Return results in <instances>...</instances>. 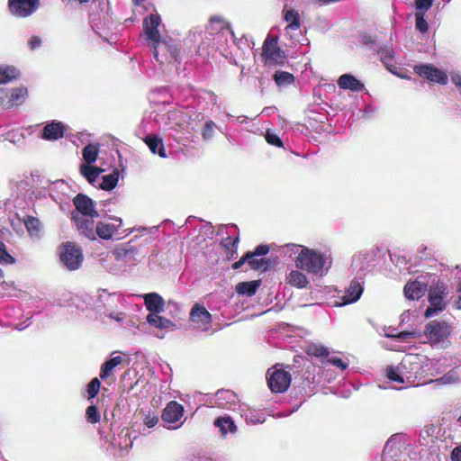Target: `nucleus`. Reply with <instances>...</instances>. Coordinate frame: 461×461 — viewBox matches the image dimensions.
<instances>
[{"label": "nucleus", "mask_w": 461, "mask_h": 461, "mask_svg": "<svg viewBox=\"0 0 461 461\" xmlns=\"http://www.w3.org/2000/svg\"><path fill=\"white\" fill-rule=\"evenodd\" d=\"M414 71L420 77L429 79L431 82H436L440 85L447 84V76L442 70L435 68L432 65H419L414 67Z\"/></svg>", "instance_id": "f3484780"}, {"label": "nucleus", "mask_w": 461, "mask_h": 461, "mask_svg": "<svg viewBox=\"0 0 461 461\" xmlns=\"http://www.w3.org/2000/svg\"><path fill=\"white\" fill-rule=\"evenodd\" d=\"M408 444L402 436L393 435L386 442L381 461H410Z\"/></svg>", "instance_id": "6e6552de"}, {"label": "nucleus", "mask_w": 461, "mask_h": 461, "mask_svg": "<svg viewBox=\"0 0 461 461\" xmlns=\"http://www.w3.org/2000/svg\"><path fill=\"white\" fill-rule=\"evenodd\" d=\"M380 57L381 61L385 65V67L389 68L394 65L393 63V50L390 47H385L381 49Z\"/></svg>", "instance_id": "de8ad7c7"}, {"label": "nucleus", "mask_w": 461, "mask_h": 461, "mask_svg": "<svg viewBox=\"0 0 461 461\" xmlns=\"http://www.w3.org/2000/svg\"><path fill=\"white\" fill-rule=\"evenodd\" d=\"M0 263H14V258L7 252L5 245L3 242H0Z\"/></svg>", "instance_id": "864d4df0"}, {"label": "nucleus", "mask_w": 461, "mask_h": 461, "mask_svg": "<svg viewBox=\"0 0 461 461\" xmlns=\"http://www.w3.org/2000/svg\"><path fill=\"white\" fill-rule=\"evenodd\" d=\"M99 6L101 8V13H102L103 18H105V16L108 15V12L110 9L109 3L106 0H101L99 2Z\"/></svg>", "instance_id": "69168bd1"}, {"label": "nucleus", "mask_w": 461, "mask_h": 461, "mask_svg": "<svg viewBox=\"0 0 461 461\" xmlns=\"http://www.w3.org/2000/svg\"><path fill=\"white\" fill-rule=\"evenodd\" d=\"M161 23V17L158 14H150L143 20V28L145 32V35L147 40L149 41V45L152 48V52L154 58L159 63H164L165 61H171V59L176 60L175 56L176 50L170 53V58L168 59L165 51L167 49V44L161 41V36L158 32V27Z\"/></svg>", "instance_id": "f03ea898"}, {"label": "nucleus", "mask_w": 461, "mask_h": 461, "mask_svg": "<svg viewBox=\"0 0 461 461\" xmlns=\"http://www.w3.org/2000/svg\"><path fill=\"white\" fill-rule=\"evenodd\" d=\"M217 128L218 127L214 122L212 120L206 121L201 132L203 140L204 141L211 140L213 138Z\"/></svg>", "instance_id": "37998d69"}, {"label": "nucleus", "mask_w": 461, "mask_h": 461, "mask_svg": "<svg viewBox=\"0 0 461 461\" xmlns=\"http://www.w3.org/2000/svg\"><path fill=\"white\" fill-rule=\"evenodd\" d=\"M433 5V0H415L416 11L427 12Z\"/></svg>", "instance_id": "bf43d9fd"}, {"label": "nucleus", "mask_w": 461, "mask_h": 461, "mask_svg": "<svg viewBox=\"0 0 461 461\" xmlns=\"http://www.w3.org/2000/svg\"><path fill=\"white\" fill-rule=\"evenodd\" d=\"M104 169L93 167L92 165L82 164L80 166L81 175L90 183L93 184Z\"/></svg>", "instance_id": "72a5a7b5"}, {"label": "nucleus", "mask_w": 461, "mask_h": 461, "mask_svg": "<svg viewBox=\"0 0 461 461\" xmlns=\"http://www.w3.org/2000/svg\"><path fill=\"white\" fill-rule=\"evenodd\" d=\"M0 105L4 109L11 108L9 89L7 88H0Z\"/></svg>", "instance_id": "6e6d98bb"}, {"label": "nucleus", "mask_w": 461, "mask_h": 461, "mask_svg": "<svg viewBox=\"0 0 461 461\" xmlns=\"http://www.w3.org/2000/svg\"><path fill=\"white\" fill-rule=\"evenodd\" d=\"M245 263H247L246 255H245L244 257H242L240 260H238L237 262H235V263L232 265V268H233V269H238V268H240L242 265H244Z\"/></svg>", "instance_id": "774afa93"}, {"label": "nucleus", "mask_w": 461, "mask_h": 461, "mask_svg": "<svg viewBox=\"0 0 461 461\" xmlns=\"http://www.w3.org/2000/svg\"><path fill=\"white\" fill-rule=\"evenodd\" d=\"M138 250L130 242L118 247L111 256L105 258L104 267L112 274L118 275L127 271L137 263Z\"/></svg>", "instance_id": "7ed1b4c3"}, {"label": "nucleus", "mask_w": 461, "mask_h": 461, "mask_svg": "<svg viewBox=\"0 0 461 461\" xmlns=\"http://www.w3.org/2000/svg\"><path fill=\"white\" fill-rule=\"evenodd\" d=\"M268 251H269V247L267 245L261 244V245H258L254 249V251L248 252L247 258H251L252 256H258V257L265 256L268 253Z\"/></svg>", "instance_id": "13d9d810"}, {"label": "nucleus", "mask_w": 461, "mask_h": 461, "mask_svg": "<svg viewBox=\"0 0 461 461\" xmlns=\"http://www.w3.org/2000/svg\"><path fill=\"white\" fill-rule=\"evenodd\" d=\"M213 424L216 428H218L221 435L224 438L229 433L231 435L236 434L237 429H238L233 420L230 416H227V415L222 416V417H218L217 419L214 420Z\"/></svg>", "instance_id": "a878e982"}, {"label": "nucleus", "mask_w": 461, "mask_h": 461, "mask_svg": "<svg viewBox=\"0 0 461 461\" xmlns=\"http://www.w3.org/2000/svg\"><path fill=\"white\" fill-rule=\"evenodd\" d=\"M278 38L268 35L262 47L261 59L267 67L282 65L286 59L285 51L278 46Z\"/></svg>", "instance_id": "9d476101"}, {"label": "nucleus", "mask_w": 461, "mask_h": 461, "mask_svg": "<svg viewBox=\"0 0 461 461\" xmlns=\"http://www.w3.org/2000/svg\"><path fill=\"white\" fill-rule=\"evenodd\" d=\"M451 81L461 94V74L457 72L451 73Z\"/></svg>", "instance_id": "0e129e2a"}, {"label": "nucleus", "mask_w": 461, "mask_h": 461, "mask_svg": "<svg viewBox=\"0 0 461 461\" xmlns=\"http://www.w3.org/2000/svg\"><path fill=\"white\" fill-rule=\"evenodd\" d=\"M451 460L461 461V446H457L452 450Z\"/></svg>", "instance_id": "338daca9"}, {"label": "nucleus", "mask_w": 461, "mask_h": 461, "mask_svg": "<svg viewBox=\"0 0 461 461\" xmlns=\"http://www.w3.org/2000/svg\"><path fill=\"white\" fill-rule=\"evenodd\" d=\"M86 420L92 424L97 423L100 420V414L95 405H90L86 411Z\"/></svg>", "instance_id": "8fccbe9b"}, {"label": "nucleus", "mask_w": 461, "mask_h": 461, "mask_svg": "<svg viewBox=\"0 0 461 461\" xmlns=\"http://www.w3.org/2000/svg\"><path fill=\"white\" fill-rule=\"evenodd\" d=\"M267 380L273 393H284L288 389V371L283 364H276L267 371Z\"/></svg>", "instance_id": "f8f14e48"}, {"label": "nucleus", "mask_w": 461, "mask_h": 461, "mask_svg": "<svg viewBox=\"0 0 461 461\" xmlns=\"http://www.w3.org/2000/svg\"><path fill=\"white\" fill-rule=\"evenodd\" d=\"M74 205L77 209V212L79 215L90 216L92 218L99 217V213L95 208L94 202L87 195L78 194L73 200Z\"/></svg>", "instance_id": "aec40b11"}, {"label": "nucleus", "mask_w": 461, "mask_h": 461, "mask_svg": "<svg viewBox=\"0 0 461 461\" xmlns=\"http://www.w3.org/2000/svg\"><path fill=\"white\" fill-rule=\"evenodd\" d=\"M338 85L342 89H348L354 92L362 91L364 84L350 74H344L338 79Z\"/></svg>", "instance_id": "cd10ccee"}, {"label": "nucleus", "mask_w": 461, "mask_h": 461, "mask_svg": "<svg viewBox=\"0 0 461 461\" xmlns=\"http://www.w3.org/2000/svg\"><path fill=\"white\" fill-rule=\"evenodd\" d=\"M244 417L248 424L255 425L266 421V418L262 412L249 411L245 413Z\"/></svg>", "instance_id": "49530a36"}, {"label": "nucleus", "mask_w": 461, "mask_h": 461, "mask_svg": "<svg viewBox=\"0 0 461 461\" xmlns=\"http://www.w3.org/2000/svg\"><path fill=\"white\" fill-rule=\"evenodd\" d=\"M118 180L119 172L118 170H114L113 173L103 176L100 187L103 190L111 191L116 186Z\"/></svg>", "instance_id": "ea45409f"}, {"label": "nucleus", "mask_w": 461, "mask_h": 461, "mask_svg": "<svg viewBox=\"0 0 461 461\" xmlns=\"http://www.w3.org/2000/svg\"><path fill=\"white\" fill-rule=\"evenodd\" d=\"M427 290L425 277L419 276L415 281L408 282L403 289L404 295L409 300H419Z\"/></svg>", "instance_id": "412c9836"}, {"label": "nucleus", "mask_w": 461, "mask_h": 461, "mask_svg": "<svg viewBox=\"0 0 461 461\" xmlns=\"http://www.w3.org/2000/svg\"><path fill=\"white\" fill-rule=\"evenodd\" d=\"M307 26L304 24L303 16L296 11L290 9V48L292 44L296 46L299 43L301 46H306L309 43L308 39L305 37Z\"/></svg>", "instance_id": "9b49d317"}, {"label": "nucleus", "mask_w": 461, "mask_h": 461, "mask_svg": "<svg viewBox=\"0 0 461 461\" xmlns=\"http://www.w3.org/2000/svg\"><path fill=\"white\" fill-rule=\"evenodd\" d=\"M230 23L221 15H212L201 35V45L211 49L219 50L221 43L230 33Z\"/></svg>", "instance_id": "20e7f679"}, {"label": "nucleus", "mask_w": 461, "mask_h": 461, "mask_svg": "<svg viewBox=\"0 0 461 461\" xmlns=\"http://www.w3.org/2000/svg\"><path fill=\"white\" fill-rule=\"evenodd\" d=\"M59 258L64 267L75 271L81 267L84 255L81 248L73 242H65L59 248Z\"/></svg>", "instance_id": "1a4fd4ad"}, {"label": "nucleus", "mask_w": 461, "mask_h": 461, "mask_svg": "<svg viewBox=\"0 0 461 461\" xmlns=\"http://www.w3.org/2000/svg\"><path fill=\"white\" fill-rule=\"evenodd\" d=\"M206 402L211 407L235 410L239 404V397L233 391L221 389L210 396Z\"/></svg>", "instance_id": "ddd939ff"}, {"label": "nucleus", "mask_w": 461, "mask_h": 461, "mask_svg": "<svg viewBox=\"0 0 461 461\" xmlns=\"http://www.w3.org/2000/svg\"><path fill=\"white\" fill-rule=\"evenodd\" d=\"M306 352L310 356H314L318 357H328L330 353L327 348L318 344L308 345Z\"/></svg>", "instance_id": "a18cd8bd"}, {"label": "nucleus", "mask_w": 461, "mask_h": 461, "mask_svg": "<svg viewBox=\"0 0 461 461\" xmlns=\"http://www.w3.org/2000/svg\"><path fill=\"white\" fill-rule=\"evenodd\" d=\"M296 255V267L323 276L331 267L332 258L328 251H319L303 245L290 243V256Z\"/></svg>", "instance_id": "f257e3e1"}, {"label": "nucleus", "mask_w": 461, "mask_h": 461, "mask_svg": "<svg viewBox=\"0 0 461 461\" xmlns=\"http://www.w3.org/2000/svg\"><path fill=\"white\" fill-rule=\"evenodd\" d=\"M147 322L157 329L160 330H174L176 324L165 317L159 316L158 313H149L147 316Z\"/></svg>", "instance_id": "7c9ffc66"}, {"label": "nucleus", "mask_w": 461, "mask_h": 461, "mask_svg": "<svg viewBox=\"0 0 461 461\" xmlns=\"http://www.w3.org/2000/svg\"><path fill=\"white\" fill-rule=\"evenodd\" d=\"M261 285V280H252L247 282H240L236 285V292L240 295L252 296L254 295L259 286Z\"/></svg>", "instance_id": "2f4dec72"}, {"label": "nucleus", "mask_w": 461, "mask_h": 461, "mask_svg": "<svg viewBox=\"0 0 461 461\" xmlns=\"http://www.w3.org/2000/svg\"><path fill=\"white\" fill-rule=\"evenodd\" d=\"M144 425L149 429L155 427L158 422V417L156 414L149 413L143 420Z\"/></svg>", "instance_id": "052dcab7"}, {"label": "nucleus", "mask_w": 461, "mask_h": 461, "mask_svg": "<svg viewBox=\"0 0 461 461\" xmlns=\"http://www.w3.org/2000/svg\"><path fill=\"white\" fill-rule=\"evenodd\" d=\"M40 6V0H8L10 13L17 18L32 15Z\"/></svg>", "instance_id": "4468645a"}, {"label": "nucleus", "mask_w": 461, "mask_h": 461, "mask_svg": "<svg viewBox=\"0 0 461 461\" xmlns=\"http://www.w3.org/2000/svg\"><path fill=\"white\" fill-rule=\"evenodd\" d=\"M24 226L31 238L39 240L42 236V223L33 216H27L24 221Z\"/></svg>", "instance_id": "c85d7f7f"}, {"label": "nucleus", "mask_w": 461, "mask_h": 461, "mask_svg": "<svg viewBox=\"0 0 461 461\" xmlns=\"http://www.w3.org/2000/svg\"><path fill=\"white\" fill-rule=\"evenodd\" d=\"M99 154V144H88L82 151L83 158L87 165H92L97 159Z\"/></svg>", "instance_id": "e433bc0d"}, {"label": "nucleus", "mask_w": 461, "mask_h": 461, "mask_svg": "<svg viewBox=\"0 0 461 461\" xmlns=\"http://www.w3.org/2000/svg\"><path fill=\"white\" fill-rule=\"evenodd\" d=\"M439 381H441L443 384H456L461 381V378L457 371L452 369L446 375H444L442 377H440Z\"/></svg>", "instance_id": "3c124183"}, {"label": "nucleus", "mask_w": 461, "mask_h": 461, "mask_svg": "<svg viewBox=\"0 0 461 461\" xmlns=\"http://www.w3.org/2000/svg\"><path fill=\"white\" fill-rule=\"evenodd\" d=\"M124 303L125 299L122 294L108 293L106 290H102L98 293L96 308L99 311L104 309V313L106 316L122 322L126 317V314L120 311L125 307Z\"/></svg>", "instance_id": "39448f33"}, {"label": "nucleus", "mask_w": 461, "mask_h": 461, "mask_svg": "<svg viewBox=\"0 0 461 461\" xmlns=\"http://www.w3.org/2000/svg\"><path fill=\"white\" fill-rule=\"evenodd\" d=\"M312 300L310 293L303 294L298 300L294 302L295 306L303 307L309 305V302Z\"/></svg>", "instance_id": "e2e57ef3"}, {"label": "nucleus", "mask_w": 461, "mask_h": 461, "mask_svg": "<svg viewBox=\"0 0 461 461\" xmlns=\"http://www.w3.org/2000/svg\"><path fill=\"white\" fill-rule=\"evenodd\" d=\"M100 386L101 383L97 377H95L94 379L91 380V382L87 385V394L89 400L95 398L97 395L100 390Z\"/></svg>", "instance_id": "603ef678"}, {"label": "nucleus", "mask_w": 461, "mask_h": 461, "mask_svg": "<svg viewBox=\"0 0 461 461\" xmlns=\"http://www.w3.org/2000/svg\"><path fill=\"white\" fill-rule=\"evenodd\" d=\"M385 375L386 377L393 383L399 384H405L406 381L403 375H402V371H400V364L398 366H389L385 368Z\"/></svg>", "instance_id": "c9c22d12"}, {"label": "nucleus", "mask_w": 461, "mask_h": 461, "mask_svg": "<svg viewBox=\"0 0 461 461\" xmlns=\"http://www.w3.org/2000/svg\"><path fill=\"white\" fill-rule=\"evenodd\" d=\"M184 408L181 404L175 401L169 402L166 408L162 412V420L166 423L169 424L168 428L177 429L180 427L182 422L179 425H176L177 421L183 417Z\"/></svg>", "instance_id": "a211bd4d"}, {"label": "nucleus", "mask_w": 461, "mask_h": 461, "mask_svg": "<svg viewBox=\"0 0 461 461\" xmlns=\"http://www.w3.org/2000/svg\"><path fill=\"white\" fill-rule=\"evenodd\" d=\"M42 41L40 36L34 35L32 36L27 42L28 48L31 50H35L41 46Z\"/></svg>", "instance_id": "680f3d73"}, {"label": "nucleus", "mask_w": 461, "mask_h": 461, "mask_svg": "<svg viewBox=\"0 0 461 461\" xmlns=\"http://www.w3.org/2000/svg\"><path fill=\"white\" fill-rule=\"evenodd\" d=\"M18 76V70L14 67H0V84L7 83Z\"/></svg>", "instance_id": "79ce46f5"}, {"label": "nucleus", "mask_w": 461, "mask_h": 461, "mask_svg": "<svg viewBox=\"0 0 461 461\" xmlns=\"http://www.w3.org/2000/svg\"><path fill=\"white\" fill-rule=\"evenodd\" d=\"M26 95V88L19 87L9 89L11 108L21 104L25 100Z\"/></svg>", "instance_id": "58836bf2"}, {"label": "nucleus", "mask_w": 461, "mask_h": 461, "mask_svg": "<svg viewBox=\"0 0 461 461\" xmlns=\"http://www.w3.org/2000/svg\"><path fill=\"white\" fill-rule=\"evenodd\" d=\"M274 79L278 86H285L288 84V72L276 71Z\"/></svg>", "instance_id": "4d7b16f0"}, {"label": "nucleus", "mask_w": 461, "mask_h": 461, "mask_svg": "<svg viewBox=\"0 0 461 461\" xmlns=\"http://www.w3.org/2000/svg\"><path fill=\"white\" fill-rule=\"evenodd\" d=\"M122 362L121 356L112 357L109 360L104 362L101 366L100 378L103 380L107 379L113 375V372L116 366Z\"/></svg>", "instance_id": "473e14b6"}, {"label": "nucleus", "mask_w": 461, "mask_h": 461, "mask_svg": "<svg viewBox=\"0 0 461 461\" xmlns=\"http://www.w3.org/2000/svg\"><path fill=\"white\" fill-rule=\"evenodd\" d=\"M95 218L90 216L72 213V220L75 221L79 233L89 240H95Z\"/></svg>", "instance_id": "6ab92c4d"}, {"label": "nucleus", "mask_w": 461, "mask_h": 461, "mask_svg": "<svg viewBox=\"0 0 461 461\" xmlns=\"http://www.w3.org/2000/svg\"><path fill=\"white\" fill-rule=\"evenodd\" d=\"M308 284V278L302 272L297 270H293L290 272V285L298 289H303L305 288Z\"/></svg>", "instance_id": "4c0bfd02"}, {"label": "nucleus", "mask_w": 461, "mask_h": 461, "mask_svg": "<svg viewBox=\"0 0 461 461\" xmlns=\"http://www.w3.org/2000/svg\"><path fill=\"white\" fill-rule=\"evenodd\" d=\"M64 131L65 127L61 122H52L43 128L41 137L47 140H56L63 137Z\"/></svg>", "instance_id": "bb28decb"}, {"label": "nucleus", "mask_w": 461, "mask_h": 461, "mask_svg": "<svg viewBox=\"0 0 461 461\" xmlns=\"http://www.w3.org/2000/svg\"><path fill=\"white\" fill-rule=\"evenodd\" d=\"M246 258L247 264L250 269L267 271L271 267L270 261L267 258H258V256H252L251 258L246 257Z\"/></svg>", "instance_id": "f704fd0d"}, {"label": "nucleus", "mask_w": 461, "mask_h": 461, "mask_svg": "<svg viewBox=\"0 0 461 461\" xmlns=\"http://www.w3.org/2000/svg\"><path fill=\"white\" fill-rule=\"evenodd\" d=\"M452 327L446 321H432L425 327V335L433 346L446 348L450 345Z\"/></svg>", "instance_id": "0eeeda50"}, {"label": "nucleus", "mask_w": 461, "mask_h": 461, "mask_svg": "<svg viewBox=\"0 0 461 461\" xmlns=\"http://www.w3.org/2000/svg\"><path fill=\"white\" fill-rule=\"evenodd\" d=\"M266 140L267 141L268 144L276 146V147L280 148V147H283V145H284L280 137L276 133L269 131H267Z\"/></svg>", "instance_id": "5fc2aeb1"}, {"label": "nucleus", "mask_w": 461, "mask_h": 461, "mask_svg": "<svg viewBox=\"0 0 461 461\" xmlns=\"http://www.w3.org/2000/svg\"><path fill=\"white\" fill-rule=\"evenodd\" d=\"M323 368L326 370V367L328 365H332L338 368H339L341 371L346 370L349 366V361L348 359H342L339 357H329L327 360L322 362Z\"/></svg>", "instance_id": "c03bdc74"}, {"label": "nucleus", "mask_w": 461, "mask_h": 461, "mask_svg": "<svg viewBox=\"0 0 461 461\" xmlns=\"http://www.w3.org/2000/svg\"><path fill=\"white\" fill-rule=\"evenodd\" d=\"M364 291L363 282L353 280L345 291V294L341 297L339 305H347L356 303L359 300Z\"/></svg>", "instance_id": "5701e85b"}, {"label": "nucleus", "mask_w": 461, "mask_h": 461, "mask_svg": "<svg viewBox=\"0 0 461 461\" xmlns=\"http://www.w3.org/2000/svg\"><path fill=\"white\" fill-rule=\"evenodd\" d=\"M190 322L194 329L207 331L212 325V315L204 306L194 304L190 312Z\"/></svg>", "instance_id": "2eb2a0df"}, {"label": "nucleus", "mask_w": 461, "mask_h": 461, "mask_svg": "<svg viewBox=\"0 0 461 461\" xmlns=\"http://www.w3.org/2000/svg\"><path fill=\"white\" fill-rule=\"evenodd\" d=\"M375 256L374 252H360L354 256L352 267L358 272L366 271L375 265Z\"/></svg>", "instance_id": "b1692460"}, {"label": "nucleus", "mask_w": 461, "mask_h": 461, "mask_svg": "<svg viewBox=\"0 0 461 461\" xmlns=\"http://www.w3.org/2000/svg\"><path fill=\"white\" fill-rule=\"evenodd\" d=\"M113 222H99L95 228V235H98L103 240H110L122 226V220L121 218H113Z\"/></svg>", "instance_id": "4be33fe9"}, {"label": "nucleus", "mask_w": 461, "mask_h": 461, "mask_svg": "<svg viewBox=\"0 0 461 461\" xmlns=\"http://www.w3.org/2000/svg\"><path fill=\"white\" fill-rule=\"evenodd\" d=\"M426 12L416 11L415 18H416V28L419 32L424 33L429 30V24L424 18Z\"/></svg>", "instance_id": "09e8293b"}, {"label": "nucleus", "mask_w": 461, "mask_h": 461, "mask_svg": "<svg viewBox=\"0 0 461 461\" xmlns=\"http://www.w3.org/2000/svg\"><path fill=\"white\" fill-rule=\"evenodd\" d=\"M400 371L405 378L406 387L427 383L421 358L418 355H406L400 363Z\"/></svg>", "instance_id": "423d86ee"}, {"label": "nucleus", "mask_w": 461, "mask_h": 461, "mask_svg": "<svg viewBox=\"0 0 461 461\" xmlns=\"http://www.w3.org/2000/svg\"><path fill=\"white\" fill-rule=\"evenodd\" d=\"M113 444L118 446L122 452L126 453L131 447L132 441L128 431H126L124 434L122 432L117 438H114Z\"/></svg>", "instance_id": "a19ab883"}, {"label": "nucleus", "mask_w": 461, "mask_h": 461, "mask_svg": "<svg viewBox=\"0 0 461 461\" xmlns=\"http://www.w3.org/2000/svg\"><path fill=\"white\" fill-rule=\"evenodd\" d=\"M144 299V303L148 311L150 313H160L164 311L165 301L157 293H149L141 295Z\"/></svg>", "instance_id": "393cba45"}, {"label": "nucleus", "mask_w": 461, "mask_h": 461, "mask_svg": "<svg viewBox=\"0 0 461 461\" xmlns=\"http://www.w3.org/2000/svg\"><path fill=\"white\" fill-rule=\"evenodd\" d=\"M144 141L153 154H158L160 158H167L162 139L151 134L146 136Z\"/></svg>", "instance_id": "c756f323"}, {"label": "nucleus", "mask_w": 461, "mask_h": 461, "mask_svg": "<svg viewBox=\"0 0 461 461\" xmlns=\"http://www.w3.org/2000/svg\"><path fill=\"white\" fill-rule=\"evenodd\" d=\"M447 291L444 285H437L429 290L430 306L426 309L425 316L427 318L434 316L437 312L444 310L446 303L444 298L447 296Z\"/></svg>", "instance_id": "dca6fc26"}]
</instances>
